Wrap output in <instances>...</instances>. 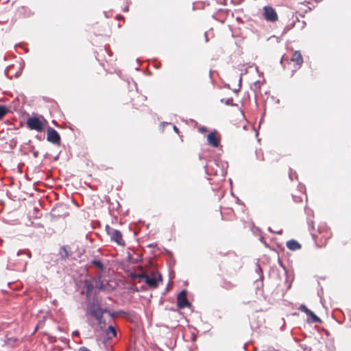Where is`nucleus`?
Instances as JSON below:
<instances>
[{
    "instance_id": "nucleus-9",
    "label": "nucleus",
    "mask_w": 351,
    "mask_h": 351,
    "mask_svg": "<svg viewBox=\"0 0 351 351\" xmlns=\"http://www.w3.org/2000/svg\"><path fill=\"white\" fill-rule=\"evenodd\" d=\"M47 141L54 143V144H59L60 142V136L58 132L55 130L54 129L49 128L47 130Z\"/></svg>"
},
{
    "instance_id": "nucleus-12",
    "label": "nucleus",
    "mask_w": 351,
    "mask_h": 351,
    "mask_svg": "<svg viewBox=\"0 0 351 351\" xmlns=\"http://www.w3.org/2000/svg\"><path fill=\"white\" fill-rule=\"evenodd\" d=\"M291 60L295 63L296 69L300 68L303 62V59L300 52L298 51H295L293 53Z\"/></svg>"
},
{
    "instance_id": "nucleus-4",
    "label": "nucleus",
    "mask_w": 351,
    "mask_h": 351,
    "mask_svg": "<svg viewBox=\"0 0 351 351\" xmlns=\"http://www.w3.org/2000/svg\"><path fill=\"white\" fill-rule=\"evenodd\" d=\"M262 15L267 22L275 23L278 20L276 10L270 5H265L263 8Z\"/></svg>"
},
{
    "instance_id": "nucleus-20",
    "label": "nucleus",
    "mask_w": 351,
    "mask_h": 351,
    "mask_svg": "<svg viewBox=\"0 0 351 351\" xmlns=\"http://www.w3.org/2000/svg\"><path fill=\"white\" fill-rule=\"evenodd\" d=\"M221 102L224 103L226 106H234L232 98L221 99Z\"/></svg>"
},
{
    "instance_id": "nucleus-27",
    "label": "nucleus",
    "mask_w": 351,
    "mask_h": 351,
    "mask_svg": "<svg viewBox=\"0 0 351 351\" xmlns=\"http://www.w3.org/2000/svg\"><path fill=\"white\" fill-rule=\"evenodd\" d=\"M173 130L176 132L178 133V128L176 125H173Z\"/></svg>"
},
{
    "instance_id": "nucleus-13",
    "label": "nucleus",
    "mask_w": 351,
    "mask_h": 351,
    "mask_svg": "<svg viewBox=\"0 0 351 351\" xmlns=\"http://www.w3.org/2000/svg\"><path fill=\"white\" fill-rule=\"evenodd\" d=\"M287 247L291 250H297L301 248L300 244L295 240L291 239L287 242Z\"/></svg>"
},
{
    "instance_id": "nucleus-29",
    "label": "nucleus",
    "mask_w": 351,
    "mask_h": 351,
    "mask_svg": "<svg viewBox=\"0 0 351 351\" xmlns=\"http://www.w3.org/2000/svg\"><path fill=\"white\" fill-rule=\"evenodd\" d=\"M77 334H78L77 331L73 332V335H77Z\"/></svg>"
},
{
    "instance_id": "nucleus-2",
    "label": "nucleus",
    "mask_w": 351,
    "mask_h": 351,
    "mask_svg": "<svg viewBox=\"0 0 351 351\" xmlns=\"http://www.w3.org/2000/svg\"><path fill=\"white\" fill-rule=\"evenodd\" d=\"M107 311L106 308H101L97 302H92L88 305L87 313L94 317L99 325H105L103 315Z\"/></svg>"
},
{
    "instance_id": "nucleus-17",
    "label": "nucleus",
    "mask_w": 351,
    "mask_h": 351,
    "mask_svg": "<svg viewBox=\"0 0 351 351\" xmlns=\"http://www.w3.org/2000/svg\"><path fill=\"white\" fill-rule=\"evenodd\" d=\"M86 291L87 293H90L93 292V289H95L93 279H92L90 281H86Z\"/></svg>"
},
{
    "instance_id": "nucleus-25",
    "label": "nucleus",
    "mask_w": 351,
    "mask_h": 351,
    "mask_svg": "<svg viewBox=\"0 0 351 351\" xmlns=\"http://www.w3.org/2000/svg\"><path fill=\"white\" fill-rule=\"evenodd\" d=\"M199 131L202 133H204L207 131V129L205 127H200L199 128Z\"/></svg>"
},
{
    "instance_id": "nucleus-1",
    "label": "nucleus",
    "mask_w": 351,
    "mask_h": 351,
    "mask_svg": "<svg viewBox=\"0 0 351 351\" xmlns=\"http://www.w3.org/2000/svg\"><path fill=\"white\" fill-rule=\"evenodd\" d=\"M226 166L227 164L222 161L212 160L205 166V171L208 176H215L219 177V180H223L226 174Z\"/></svg>"
},
{
    "instance_id": "nucleus-24",
    "label": "nucleus",
    "mask_w": 351,
    "mask_h": 351,
    "mask_svg": "<svg viewBox=\"0 0 351 351\" xmlns=\"http://www.w3.org/2000/svg\"><path fill=\"white\" fill-rule=\"evenodd\" d=\"M138 278H141L142 280H144L145 282L146 281V278H147L148 275L145 274H140L136 276Z\"/></svg>"
},
{
    "instance_id": "nucleus-6",
    "label": "nucleus",
    "mask_w": 351,
    "mask_h": 351,
    "mask_svg": "<svg viewBox=\"0 0 351 351\" xmlns=\"http://www.w3.org/2000/svg\"><path fill=\"white\" fill-rule=\"evenodd\" d=\"M95 289L98 292H109L110 291V285L106 280L101 279V277L93 278Z\"/></svg>"
},
{
    "instance_id": "nucleus-3",
    "label": "nucleus",
    "mask_w": 351,
    "mask_h": 351,
    "mask_svg": "<svg viewBox=\"0 0 351 351\" xmlns=\"http://www.w3.org/2000/svg\"><path fill=\"white\" fill-rule=\"evenodd\" d=\"M107 234L110 237L111 241L116 243L120 246L125 245V241L123 239L121 232L116 229L110 228L108 225L106 226Z\"/></svg>"
},
{
    "instance_id": "nucleus-30",
    "label": "nucleus",
    "mask_w": 351,
    "mask_h": 351,
    "mask_svg": "<svg viewBox=\"0 0 351 351\" xmlns=\"http://www.w3.org/2000/svg\"><path fill=\"white\" fill-rule=\"evenodd\" d=\"M282 230H280V231L278 232H277V234H280L282 233Z\"/></svg>"
},
{
    "instance_id": "nucleus-14",
    "label": "nucleus",
    "mask_w": 351,
    "mask_h": 351,
    "mask_svg": "<svg viewBox=\"0 0 351 351\" xmlns=\"http://www.w3.org/2000/svg\"><path fill=\"white\" fill-rule=\"evenodd\" d=\"M106 335L108 339H112V338L116 337L117 331L115 328L111 325L109 326L108 328L106 330Z\"/></svg>"
},
{
    "instance_id": "nucleus-22",
    "label": "nucleus",
    "mask_w": 351,
    "mask_h": 351,
    "mask_svg": "<svg viewBox=\"0 0 351 351\" xmlns=\"http://www.w3.org/2000/svg\"><path fill=\"white\" fill-rule=\"evenodd\" d=\"M301 311L305 313L306 315L310 313V311L305 305H301L299 308Z\"/></svg>"
},
{
    "instance_id": "nucleus-11",
    "label": "nucleus",
    "mask_w": 351,
    "mask_h": 351,
    "mask_svg": "<svg viewBox=\"0 0 351 351\" xmlns=\"http://www.w3.org/2000/svg\"><path fill=\"white\" fill-rule=\"evenodd\" d=\"M217 134V132H211L207 136L208 143L213 147H217L219 145L220 139Z\"/></svg>"
},
{
    "instance_id": "nucleus-15",
    "label": "nucleus",
    "mask_w": 351,
    "mask_h": 351,
    "mask_svg": "<svg viewBox=\"0 0 351 351\" xmlns=\"http://www.w3.org/2000/svg\"><path fill=\"white\" fill-rule=\"evenodd\" d=\"M308 321L312 323L320 322L321 319L311 311L307 315Z\"/></svg>"
},
{
    "instance_id": "nucleus-28",
    "label": "nucleus",
    "mask_w": 351,
    "mask_h": 351,
    "mask_svg": "<svg viewBox=\"0 0 351 351\" xmlns=\"http://www.w3.org/2000/svg\"><path fill=\"white\" fill-rule=\"evenodd\" d=\"M40 325H42V323H41V322H40V323L37 325V326H36V330H37V328L39 327V326H40Z\"/></svg>"
},
{
    "instance_id": "nucleus-23",
    "label": "nucleus",
    "mask_w": 351,
    "mask_h": 351,
    "mask_svg": "<svg viewBox=\"0 0 351 351\" xmlns=\"http://www.w3.org/2000/svg\"><path fill=\"white\" fill-rule=\"evenodd\" d=\"M289 178L292 180H293V178L295 177V178H297V176L295 174V172H293L292 169H290L289 171Z\"/></svg>"
},
{
    "instance_id": "nucleus-7",
    "label": "nucleus",
    "mask_w": 351,
    "mask_h": 351,
    "mask_svg": "<svg viewBox=\"0 0 351 351\" xmlns=\"http://www.w3.org/2000/svg\"><path fill=\"white\" fill-rule=\"evenodd\" d=\"M162 280V276L158 272H153L146 278V284L152 289L158 287V282Z\"/></svg>"
},
{
    "instance_id": "nucleus-10",
    "label": "nucleus",
    "mask_w": 351,
    "mask_h": 351,
    "mask_svg": "<svg viewBox=\"0 0 351 351\" xmlns=\"http://www.w3.org/2000/svg\"><path fill=\"white\" fill-rule=\"evenodd\" d=\"M177 305L179 308H184L186 306H190V303L189 302L186 298V291H182L178 294L177 298Z\"/></svg>"
},
{
    "instance_id": "nucleus-19",
    "label": "nucleus",
    "mask_w": 351,
    "mask_h": 351,
    "mask_svg": "<svg viewBox=\"0 0 351 351\" xmlns=\"http://www.w3.org/2000/svg\"><path fill=\"white\" fill-rule=\"evenodd\" d=\"M92 264L95 265L96 267H97L101 270L104 269V265L99 260H97V259L93 260Z\"/></svg>"
},
{
    "instance_id": "nucleus-8",
    "label": "nucleus",
    "mask_w": 351,
    "mask_h": 351,
    "mask_svg": "<svg viewBox=\"0 0 351 351\" xmlns=\"http://www.w3.org/2000/svg\"><path fill=\"white\" fill-rule=\"evenodd\" d=\"M27 127L31 130L40 132L43 129V122L37 117H30L27 121Z\"/></svg>"
},
{
    "instance_id": "nucleus-18",
    "label": "nucleus",
    "mask_w": 351,
    "mask_h": 351,
    "mask_svg": "<svg viewBox=\"0 0 351 351\" xmlns=\"http://www.w3.org/2000/svg\"><path fill=\"white\" fill-rule=\"evenodd\" d=\"M17 339L15 337H8L5 340V344L10 346H13L16 342Z\"/></svg>"
},
{
    "instance_id": "nucleus-26",
    "label": "nucleus",
    "mask_w": 351,
    "mask_h": 351,
    "mask_svg": "<svg viewBox=\"0 0 351 351\" xmlns=\"http://www.w3.org/2000/svg\"><path fill=\"white\" fill-rule=\"evenodd\" d=\"M78 351H90L88 348L86 347H80L78 350Z\"/></svg>"
},
{
    "instance_id": "nucleus-16",
    "label": "nucleus",
    "mask_w": 351,
    "mask_h": 351,
    "mask_svg": "<svg viewBox=\"0 0 351 351\" xmlns=\"http://www.w3.org/2000/svg\"><path fill=\"white\" fill-rule=\"evenodd\" d=\"M60 255L62 259H66L69 257L70 253L68 251L67 246H62L60 250Z\"/></svg>"
},
{
    "instance_id": "nucleus-21",
    "label": "nucleus",
    "mask_w": 351,
    "mask_h": 351,
    "mask_svg": "<svg viewBox=\"0 0 351 351\" xmlns=\"http://www.w3.org/2000/svg\"><path fill=\"white\" fill-rule=\"evenodd\" d=\"M8 110L4 106L0 105V119H1L6 114Z\"/></svg>"
},
{
    "instance_id": "nucleus-5",
    "label": "nucleus",
    "mask_w": 351,
    "mask_h": 351,
    "mask_svg": "<svg viewBox=\"0 0 351 351\" xmlns=\"http://www.w3.org/2000/svg\"><path fill=\"white\" fill-rule=\"evenodd\" d=\"M17 256L20 257V265L17 267L19 270L25 271L27 264V259L31 258V253L25 250H19L17 253Z\"/></svg>"
}]
</instances>
